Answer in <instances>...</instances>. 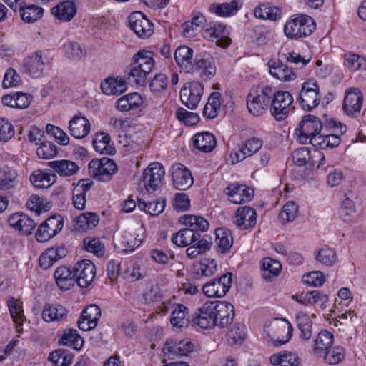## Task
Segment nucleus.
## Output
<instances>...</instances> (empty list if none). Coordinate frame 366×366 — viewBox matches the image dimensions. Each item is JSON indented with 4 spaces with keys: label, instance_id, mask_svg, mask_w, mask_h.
Listing matches in <instances>:
<instances>
[{
    "label": "nucleus",
    "instance_id": "b1692460",
    "mask_svg": "<svg viewBox=\"0 0 366 366\" xmlns=\"http://www.w3.org/2000/svg\"><path fill=\"white\" fill-rule=\"evenodd\" d=\"M226 26L219 23H209L203 30V36L209 40L217 39V44L221 47H227L231 44L227 37Z\"/></svg>",
    "mask_w": 366,
    "mask_h": 366
},
{
    "label": "nucleus",
    "instance_id": "f03ea898",
    "mask_svg": "<svg viewBox=\"0 0 366 366\" xmlns=\"http://www.w3.org/2000/svg\"><path fill=\"white\" fill-rule=\"evenodd\" d=\"M154 60L151 52L139 51L133 56V64L130 66L127 79L130 83L144 86L147 75L152 71Z\"/></svg>",
    "mask_w": 366,
    "mask_h": 366
},
{
    "label": "nucleus",
    "instance_id": "e433bc0d",
    "mask_svg": "<svg viewBox=\"0 0 366 366\" xmlns=\"http://www.w3.org/2000/svg\"><path fill=\"white\" fill-rule=\"evenodd\" d=\"M142 104V98L138 93L134 92L120 97L116 102V108L120 112H128L139 108Z\"/></svg>",
    "mask_w": 366,
    "mask_h": 366
},
{
    "label": "nucleus",
    "instance_id": "473e14b6",
    "mask_svg": "<svg viewBox=\"0 0 366 366\" xmlns=\"http://www.w3.org/2000/svg\"><path fill=\"white\" fill-rule=\"evenodd\" d=\"M67 310L59 304H46L42 311V318L45 322H61L66 318Z\"/></svg>",
    "mask_w": 366,
    "mask_h": 366
},
{
    "label": "nucleus",
    "instance_id": "6ab92c4d",
    "mask_svg": "<svg viewBox=\"0 0 366 366\" xmlns=\"http://www.w3.org/2000/svg\"><path fill=\"white\" fill-rule=\"evenodd\" d=\"M46 58L41 51H37L24 59V71L34 78H39L44 74L47 63Z\"/></svg>",
    "mask_w": 366,
    "mask_h": 366
},
{
    "label": "nucleus",
    "instance_id": "ddd939ff",
    "mask_svg": "<svg viewBox=\"0 0 366 366\" xmlns=\"http://www.w3.org/2000/svg\"><path fill=\"white\" fill-rule=\"evenodd\" d=\"M232 274L227 272L218 279H214L202 287V292L209 297H222L231 287Z\"/></svg>",
    "mask_w": 366,
    "mask_h": 366
},
{
    "label": "nucleus",
    "instance_id": "e2e57ef3",
    "mask_svg": "<svg viewBox=\"0 0 366 366\" xmlns=\"http://www.w3.org/2000/svg\"><path fill=\"white\" fill-rule=\"evenodd\" d=\"M83 243L86 251L94 253L97 257H102L104 255V247L99 238H85Z\"/></svg>",
    "mask_w": 366,
    "mask_h": 366
},
{
    "label": "nucleus",
    "instance_id": "4be33fe9",
    "mask_svg": "<svg viewBox=\"0 0 366 366\" xmlns=\"http://www.w3.org/2000/svg\"><path fill=\"white\" fill-rule=\"evenodd\" d=\"M257 212L252 207H240L237 209L233 222L242 230L254 227L257 223Z\"/></svg>",
    "mask_w": 366,
    "mask_h": 366
},
{
    "label": "nucleus",
    "instance_id": "c9c22d12",
    "mask_svg": "<svg viewBox=\"0 0 366 366\" xmlns=\"http://www.w3.org/2000/svg\"><path fill=\"white\" fill-rule=\"evenodd\" d=\"M48 165L61 177L72 176L79 169L74 162L67 159L51 161L48 163Z\"/></svg>",
    "mask_w": 366,
    "mask_h": 366
},
{
    "label": "nucleus",
    "instance_id": "9d476101",
    "mask_svg": "<svg viewBox=\"0 0 366 366\" xmlns=\"http://www.w3.org/2000/svg\"><path fill=\"white\" fill-rule=\"evenodd\" d=\"M191 324L202 329H211L215 326L213 302L208 301L191 313Z\"/></svg>",
    "mask_w": 366,
    "mask_h": 366
},
{
    "label": "nucleus",
    "instance_id": "f704fd0d",
    "mask_svg": "<svg viewBox=\"0 0 366 366\" xmlns=\"http://www.w3.org/2000/svg\"><path fill=\"white\" fill-rule=\"evenodd\" d=\"M56 283L61 290H68L74 285L75 277L74 269L71 270L66 267H58L54 272Z\"/></svg>",
    "mask_w": 366,
    "mask_h": 366
},
{
    "label": "nucleus",
    "instance_id": "37998d69",
    "mask_svg": "<svg viewBox=\"0 0 366 366\" xmlns=\"http://www.w3.org/2000/svg\"><path fill=\"white\" fill-rule=\"evenodd\" d=\"M215 242L217 250L221 253H225L232 246L233 237L231 232L226 228H218L215 230Z\"/></svg>",
    "mask_w": 366,
    "mask_h": 366
},
{
    "label": "nucleus",
    "instance_id": "423d86ee",
    "mask_svg": "<svg viewBox=\"0 0 366 366\" xmlns=\"http://www.w3.org/2000/svg\"><path fill=\"white\" fill-rule=\"evenodd\" d=\"M90 175L99 182H108L117 172L114 160L107 157L92 159L88 164Z\"/></svg>",
    "mask_w": 366,
    "mask_h": 366
},
{
    "label": "nucleus",
    "instance_id": "aec40b11",
    "mask_svg": "<svg viewBox=\"0 0 366 366\" xmlns=\"http://www.w3.org/2000/svg\"><path fill=\"white\" fill-rule=\"evenodd\" d=\"M130 29L140 38H147L153 34V24L143 13L135 11L129 16Z\"/></svg>",
    "mask_w": 366,
    "mask_h": 366
},
{
    "label": "nucleus",
    "instance_id": "20e7f679",
    "mask_svg": "<svg viewBox=\"0 0 366 366\" xmlns=\"http://www.w3.org/2000/svg\"><path fill=\"white\" fill-rule=\"evenodd\" d=\"M272 96V86H252L247 97L249 112L254 116L262 115L269 108Z\"/></svg>",
    "mask_w": 366,
    "mask_h": 366
},
{
    "label": "nucleus",
    "instance_id": "8fccbe9b",
    "mask_svg": "<svg viewBox=\"0 0 366 366\" xmlns=\"http://www.w3.org/2000/svg\"><path fill=\"white\" fill-rule=\"evenodd\" d=\"M333 334L327 330H322L314 340L313 350L317 353L323 352L331 347L333 342Z\"/></svg>",
    "mask_w": 366,
    "mask_h": 366
},
{
    "label": "nucleus",
    "instance_id": "0eeeda50",
    "mask_svg": "<svg viewBox=\"0 0 366 366\" xmlns=\"http://www.w3.org/2000/svg\"><path fill=\"white\" fill-rule=\"evenodd\" d=\"M319 92L317 82L314 79L307 80L302 84L297 101L304 110L310 111L320 104Z\"/></svg>",
    "mask_w": 366,
    "mask_h": 366
},
{
    "label": "nucleus",
    "instance_id": "a18cd8bd",
    "mask_svg": "<svg viewBox=\"0 0 366 366\" xmlns=\"http://www.w3.org/2000/svg\"><path fill=\"white\" fill-rule=\"evenodd\" d=\"M56 176L41 170L34 171L30 176V182L37 188H48L56 182Z\"/></svg>",
    "mask_w": 366,
    "mask_h": 366
},
{
    "label": "nucleus",
    "instance_id": "4468645a",
    "mask_svg": "<svg viewBox=\"0 0 366 366\" xmlns=\"http://www.w3.org/2000/svg\"><path fill=\"white\" fill-rule=\"evenodd\" d=\"M204 91L203 84L199 81L189 82L180 91L182 102L189 109L197 107Z\"/></svg>",
    "mask_w": 366,
    "mask_h": 366
},
{
    "label": "nucleus",
    "instance_id": "cd10ccee",
    "mask_svg": "<svg viewBox=\"0 0 366 366\" xmlns=\"http://www.w3.org/2000/svg\"><path fill=\"white\" fill-rule=\"evenodd\" d=\"M165 350L169 355L187 356L194 350V345L189 340H169L165 343Z\"/></svg>",
    "mask_w": 366,
    "mask_h": 366
},
{
    "label": "nucleus",
    "instance_id": "a878e982",
    "mask_svg": "<svg viewBox=\"0 0 366 366\" xmlns=\"http://www.w3.org/2000/svg\"><path fill=\"white\" fill-rule=\"evenodd\" d=\"M68 129L73 137L83 139L90 132L91 124L86 117L76 114L69 121Z\"/></svg>",
    "mask_w": 366,
    "mask_h": 366
},
{
    "label": "nucleus",
    "instance_id": "a19ab883",
    "mask_svg": "<svg viewBox=\"0 0 366 366\" xmlns=\"http://www.w3.org/2000/svg\"><path fill=\"white\" fill-rule=\"evenodd\" d=\"M270 362L274 366H299L300 360L297 354L284 351L272 355Z\"/></svg>",
    "mask_w": 366,
    "mask_h": 366
},
{
    "label": "nucleus",
    "instance_id": "49530a36",
    "mask_svg": "<svg viewBox=\"0 0 366 366\" xmlns=\"http://www.w3.org/2000/svg\"><path fill=\"white\" fill-rule=\"evenodd\" d=\"M282 269L281 263L274 259L266 257L262 260V276L266 280H270L279 275Z\"/></svg>",
    "mask_w": 366,
    "mask_h": 366
},
{
    "label": "nucleus",
    "instance_id": "58836bf2",
    "mask_svg": "<svg viewBox=\"0 0 366 366\" xmlns=\"http://www.w3.org/2000/svg\"><path fill=\"white\" fill-rule=\"evenodd\" d=\"M254 14L260 19L277 21L281 18L282 13L279 7L273 6L271 3H263L254 9Z\"/></svg>",
    "mask_w": 366,
    "mask_h": 366
},
{
    "label": "nucleus",
    "instance_id": "3c124183",
    "mask_svg": "<svg viewBox=\"0 0 366 366\" xmlns=\"http://www.w3.org/2000/svg\"><path fill=\"white\" fill-rule=\"evenodd\" d=\"M345 60L347 68L352 72L366 69V59L361 55L347 52L345 54Z\"/></svg>",
    "mask_w": 366,
    "mask_h": 366
},
{
    "label": "nucleus",
    "instance_id": "5701e85b",
    "mask_svg": "<svg viewBox=\"0 0 366 366\" xmlns=\"http://www.w3.org/2000/svg\"><path fill=\"white\" fill-rule=\"evenodd\" d=\"M9 224L24 235L31 234L36 227L34 221L27 214L16 212L8 218Z\"/></svg>",
    "mask_w": 366,
    "mask_h": 366
},
{
    "label": "nucleus",
    "instance_id": "c756f323",
    "mask_svg": "<svg viewBox=\"0 0 366 366\" xmlns=\"http://www.w3.org/2000/svg\"><path fill=\"white\" fill-rule=\"evenodd\" d=\"M170 322L176 329L187 327L191 323V314L189 313V309L182 304H177L171 314Z\"/></svg>",
    "mask_w": 366,
    "mask_h": 366
},
{
    "label": "nucleus",
    "instance_id": "de8ad7c7",
    "mask_svg": "<svg viewBox=\"0 0 366 366\" xmlns=\"http://www.w3.org/2000/svg\"><path fill=\"white\" fill-rule=\"evenodd\" d=\"M59 344L69 346L75 350H80L84 344L83 338L75 329H68L62 335Z\"/></svg>",
    "mask_w": 366,
    "mask_h": 366
},
{
    "label": "nucleus",
    "instance_id": "680f3d73",
    "mask_svg": "<svg viewBox=\"0 0 366 366\" xmlns=\"http://www.w3.org/2000/svg\"><path fill=\"white\" fill-rule=\"evenodd\" d=\"M298 213V206L293 202H287L282 208L279 214V217L283 223L293 221Z\"/></svg>",
    "mask_w": 366,
    "mask_h": 366
},
{
    "label": "nucleus",
    "instance_id": "4c0bfd02",
    "mask_svg": "<svg viewBox=\"0 0 366 366\" xmlns=\"http://www.w3.org/2000/svg\"><path fill=\"white\" fill-rule=\"evenodd\" d=\"M19 14L23 21L31 24L41 19L44 15V9L35 4H21Z\"/></svg>",
    "mask_w": 366,
    "mask_h": 366
},
{
    "label": "nucleus",
    "instance_id": "c85d7f7f",
    "mask_svg": "<svg viewBox=\"0 0 366 366\" xmlns=\"http://www.w3.org/2000/svg\"><path fill=\"white\" fill-rule=\"evenodd\" d=\"M193 53V49L187 46H180L176 49L174 59L181 71L189 73L194 68Z\"/></svg>",
    "mask_w": 366,
    "mask_h": 366
},
{
    "label": "nucleus",
    "instance_id": "338daca9",
    "mask_svg": "<svg viewBox=\"0 0 366 366\" xmlns=\"http://www.w3.org/2000/svg\"><path fill=\"white\" fill-rule=\"evenodd\" d=\"M315 259L317 261L326 266H331L336 261L337 256L335 252L332 249L323 247L319 250Z\"/></svg>",
    "mask_w": 366,
    "mask_h": 366
},
{
    "label": "nucleus",
    "instance_id": "774afa93",
    "mask_svg": "<svg viewBox=\"0 0 366 366\" xmlns=\"http://www.w3.org/2000/svg\"><path fill=\"white\" fill-rule=\"evenodd\" d=\"M81 317L92 324L97 325L101 317V309L96 305H90L83 310Z\"/></svg>",
    "mask_w": 366,
    "mask_h": 366
},
{
    "label": "nucleus",
    "instance_id": "6e6d98bb",
    "mask_svg": "<svg viewBox=\"0 0 366 366\" xmlns=\"http://www.w3.org/2000/svg\"><path fill=\"white\" fill-rule=\"evenodd\" d=\"M324 360L330 365H336L340 362L345 355V350L342 347H330L325 350Z\"/></svg>",
    "mask_w": 366,
    "mask_h": 366
},
{
    "label": "nucleus",
    "instance_id": "9b49d317",
    "mask_svg": "<svg viewBox=\"0 0 366 366\" xmlns=\"http://www.w3.org/2000/svg\"><path fill=\"white\" fill-rule=\"evenodd\" d=\"M165 174L164 167L159 162L151 163L142 176L145 189L150 192L157 189Z\"/></svg>",
    "mask_w": 366,
    "mask_h": 366
},
{
    "label": "nucleus",
    "instance_id": "412c9836",
    "mask_svg": "<svg viewBox=\"0 0 366 366\" xmlns=\"http://www.w3.org/2000/svg\"><path fill=\"white\" fill-rule=\"evenodd\" d=\"M172 182L178 190H187L194 183L191 172L182 164H175L172 167Z\"/></svg>",
    "mask_w": 366,
    "mask_h": 366
},
{
    "label": "nucleus",
    "instance_id": "f257e3e1",
    "mask_svg": "<svg viewBox=\"0 0 366 366\" xmlns=\"http://www.w3.org/2000/svg\"><path fill=\"white\" fill-rule=\"evenodd\" d=\"M187 227L180 229L172 237V242L178 247L193 245L203 254L210 249L212 238L203 234L209 228V222L201 216L186 214L179 219Z\"/></svg>",
    "mask_w": 366,
    "mask_h": 366
},
{
    "label": "nucleus",
    "instance_id": "7ed1b4c3",
    "mask_svg": "<svg viewBox=\"0 0 366 366\" xmlns=\"http://www.w3.org/2000/svg\"><path fill=\"white\" fill-rule=\"evenodd\" d=\"M315 24L308 15L297 14L290 16L284 26V33L290 39H299L312 34Z\"/></svg>",
    "mask_w": 366,
    "mask_h": 366
},
{
    "label": "nucleus",
    "instance_id": "603ef678",
    "mask_svg": "<svg viewBox=\"0 0 366 366\" xmlns=\"http://www.w3.org/2000/svg\"><path fill=\"white\" fill-rule=\"evenodd\" d=\"M341 139L337 134H320L314 139L313 146L318 147L321 149H332L340 144Z\"/></svg>",
    "mask_w": 366,
    "mask_h": 366
},
{
    "label": "nucleus",
    "instance_id": "72a5a7b5",
    "mask_svg": "<svg viewBox=\"0 0 366 366\" xmlns=\"http://www.w3.org/2000/svg\"><path fill=\"white\" fill-rule=\"evenodd\" d=\"M51 14L64 21H71L76 14V6L71 1H65L54 6Z\"/></svg>",
    "mask_w": 366,
    "mask_h": 366
},
{
    "label": "nucleus",
    "instance_id": "052dcab7",
    "mask_svg": "<svg viewBox=\"0 0 366 366\" xmlns=\"http://www.w3.org/2000/svg\"><path fill=\"white\" fill-rule=\"evenodd\" d=\"M165 203L164 201H152L145 202L138 199V207L151 215H158L162 213L164 209Z\"/></svg>",
    "mask_w": 366,
    "mask_h": 366
},
{
    "label": "nucleus",
    "instance_id": "79ce46f5",
    "mask_svg": "<svg viewBox=\"0 0 366 366\" xmlns=\"http://www.w3.org/2000/svg\"><path fill=\"white\" fill-rule=\"evenodd\" d=\"M101 89L107 95H119L127 90V86L122 79L108 78L101 84Z\"/></svg>",
    "mask_w": 366,
    "mask_h": 366
},
{
    "label": "nucleus",
    "instance_id": "13d9d810",
    "mask_svg": "<svg viewBox=\"0 0 366 366\" xmlns=\"http://www.w3.org/2000/svg\"><path fill=\"white\" fill-rule=\"evenodd\" d=\"M205 21V17L202 14H196L190 21H187L182 24L184 36H191L193 34L192 32L202 26Z\"/></svg>",
    "mask_w": 366,
    "mask_h": 366
},
{
    "label": "nucleus",
    "instance_id": "69168bd1",
    "mask_svg": "<svg viewBox=\"0 0 366 366\" xmlns=\"http://www.w3.org/2000/svg\"><path fill=\"white\" fill-rule=\"evenodd\" d=\"M57 154L56 145L48 141L41 142L40 146L36 149V154L39 158L51 159Z\"/></svg>",
    "mask_w": 366,
    "mask_h": 366
},
{
    "label": "nucleus",
    "instance_id": "2eb2a0df",
    "mask_svg": "<svg viewBox=\"0 0 366 366\" xmlns=\"http://www.w3.org/2000/svg\"><path fill=\"white\" fill-rule=\"evenodd\" d=\"M213 312L215 326L220 328L230 325L235 315L234 305L227 302H213Z\"/></svg>",
    "mask_w": 366,
    "mask_h": 366
},
{
    "label": "nucleus",
    "instance_id": "2f4dec72",
    "mask_svg": "<svg viewBox=\"0 0 366 366\" xmlns=\"http://www.w3.org/2000/svg\"><path fill=\"white\" fill-rule=\"evenodd\" d=\"M269 67L271 75L281 81H288L296 78L292 69L280 61H269Z\"/></svg>",
    "mask_w": 366,
    "mask_h": 366
},
{
    "label": "nucleus",
    "instance_id": "1a4fd4ad",
    "mask_svg": "<svg viewBox=\"0 0 366 366\" xmlns=\"http://www.w3.org/2000/svg\"><path fill=\"white\" fill-rule=\"evenodd\" d=\"M64 219L60 214L54 215L43 222L36 232V239L45 242L56 236L63 228Z\"/></svg>",
    "mask_w": 366,
    "mask_h": 366
},
{
    "label": "nucleus",
    "instance_id": "bb28decb",
    "mask_svg": "<svg viewBox=\"0 0 366 366\" xmlns=\"http://www.w3.org/2000/svg\"><path fill=\"white\" fill-rule=\"evenodd\" d=\"M66 254L67 249L64 246L49 248L39 257L40 267L44 269H46L56 261L66 257Z\"/></svg>",
    "mask_w": 366,
    "mask_h": 366
},
{
    "label": "nucleus",
    "instance_id": "7c9ffc66",
    "mask_svg": "<svg viewBox=\"0 0 366 366\" xmlns=\"http://www.w3.org/2000/svg\"><path fill=\"white\" fill-rule=\"evenodd\" d=\"M192 141L195 148L205 153L212 152L217 145L215 137L208 132L196 134L192 137Z\"/></svg>",
    "mask_w": 366,
    "mask_h": 366
},
{
    "label": "nucleus",
    "instance_id": "a211bd4d",
    "mask_svg": "<svg viewBox=\"0 0 366 366\" xmlns=\"http://www.w3.org/2000/svg\"><path fill=\"white\" fill-rule=\"evenodd\" d=\"M363 102V95L357 88H350L345 95L342 109L351 117H357L360 114Z\"/></svg>",
    "mask_w": 366,
    "mask_h": 366
},
{
    "label": "nucleus",
    "instance_id": "09e8293b",
    "mask_svg": "<svg viewBox=\"0 0 366 366\" xmlns=\"http://www.w3.org/2000/svg\"><path fill=\"white\" fill-rule=\"evenodd\" d=\"M110 136L104 132L97 133L93 139V147L100 154H113L114 149L109 145Z\"/></svg>",
    "mask_w": 366,
    "mask_h": 366
},
{
    "label": "nucleus",
    "instance_id": "39448f33",
    "mask_svg": "<svg viewBox=\"0 0 366 366\" xmlns=\"http://www.w3.org/2000/svg\"><path fill=\"white\" fill-rule=\"evenodd\" d=\"M322 129L320 119L313 115L307 114L302 117L296 131L299 140L302 144L310 143L313 145L314 139L318 137Z\"/></svg>",
    "mask_w": 366,
    "mask_h": 366
},
{
    "label": "nucleus",
    "instance_id": "0e129e2a",
    "mask_svg": "<svg viewBox=\"0 0 366 366\" xmlns=\"http://www.w3.org/2000/svg\"><path fill=\"white\" fill-rule=\"evenodd\" d=\"M47 134L53 136L56 142L61 145L66 146L69 143V137L67 134L59 127L48 124L46 126Z\"/></svg>",
    "mask_w": 366,
    "mask_h": 366
},
{
    "label": "nucleus",
    "instance_id": "5fc2aeb1",
    "mask_svg": "<svg viewBox=\"0 0 366 366\" xmlns=\"http://www.w3.org/2000/svg\"><path fill=\"white\" fill-rule=\"evenodd\" d=\"M297 325L300 330V338L308 340L312 337V322L308 315L301 313L296 317Z\"/></svg>",
    "mask_w": 366,
    "mask_h": 366
},
{
    "label": "nucleus",
    "instance_id": "393cba45",
    "mask_svg": "<svg viewBox=\"0 0 366 366\" xmlns=\"http://www.w3.org/2000/svg\"><path fill=\"white\" fill-rule=\"evenodd\" d=\"M226 190L229 201L237 204L250 201L254 194L253 189L242 184H230Z\"/></svg>",
    "mask_w": 366,
    "mask_h": 366
},
{
    "label": "nucleus",
    "instance_id": "bf43d9fd",
    "mask_svg": "<svg viewBox=\"0 0 366 366\" xmlns=\"http://www.w3.org/2000/svg\"><path fill=\"white\" fill-rule=\"evenodd\" d=\"M168 82L167 76L163 73H159L151 79L149 87L153 94H160L166 90Z\"/></svg>",
    "mask_w": 366,
    "mask_h": 366
},
{
    "label": "nucleus",
    "instance_id": "f3484780",
    "mask_svg": "<svg viewBox=\"0 0 366 366\" xmlns=\"http://www.w3.org/2000/svg\"><path fill=\"white\" fill-rule=\"evenodd\" d=\"M73 269L75 282L80 287H87L92 282L96 274V267L90 260L84 259L79 262Z\"/></svg>",
    "mask_w": 366,
    "mask_h": 366
},
{
    "label": "nucleus",
    "instance_id": "f8f14e48",
    "mask_svg": "<svg viewBox=\"0 0 366 366\" xmlns=\"http://www.w3.org/2000/svg\"><path fill=\"white\" fill-rule=\"evenodd\" d=\"M193 66L191 71L204 81L212 79L217 71L214 59L209 54L196 56Z\"/></svg>",
    "mask_w": 366,
    "mask_h": 366
},
{
    "label": "nucleus",
    "instance_id": "864d4df0",
    "mask_svg": "<svg viewBox=\"0 0 366 366\" xmlns=\"http://www.w3.org/2000/svg\"><path fill=\"white\" fill-rule=\"evenodd\" d=\"M238 4L239 2L237 0H232L229 3L212 4L209 10L219 16H227L232 15L238 11Z\"/></svg>",
    "mask_w": 366,
    "mask_h": 366
},
{
    "label": "nucleus",
    "instance_id": "ea45409f",
    "mask_svg": "<svg viewBox=\"0 0 366 366\" xmlns=\"http://www.w3.org/2000/svg\"><path fill=\"white\" fill-rule=\"evenodd\" d=\"M99 223V217L94 212H86L80 214L74 219V227L78 232L92 229Z\"/></svg>",
    "mask_w": 366,
    "mask_h": 366
},
{
    "label": "nucleus",
    "instance_id": "4d7b16f0",
    "mask_svg": "<svg viewBox=\"0 0 366 366\" xmlns=\"http://www.w3.org/2000/svg\"><path fill=\"white\" fill-rule=\"evenodd\" d=\"M7 305L14 322L19 325H21L24 320V316L21 304H19L14 297H10L7 300Z\"/></svg>",
    "mask_w": 366,
    "mask_h": 366
},
{
    "label": "nucleus",
    "instance_id": "dca6fc26",
    "mask_svg": "<svg viewBox=\"0 0 366 366\" xmlns=\"http://www.w3.org/2000/svg\"><path fill=\"white\" fill-rule=\"evenodd\" d=\"M262 146V141L256 137L249 138L239 146L237 151L229 154V160L232 164H237L247 157L252 156L258 152Z\"/></svg>",
    "mask_w": 366,
    "mask_h": 366
},
{
    "label": "nucleus",
    "instance_id": "6e6552de",
    "mask_svg": "<svg viewBox=\"0 0 366 366\" xmlns=\"http://www.w3.org/2000/svg\"><path fill=\"white\" fill-rule=\"evenodd\" d=\"M270 100V112L277 121L285 119L289 114L290 106L293 102V97L289 92H273Z\"/></svg>",
    "mask_w": 366,
    "mask_h": 366
},
{
    "label": "nucleus",
    "instance_id": "c03bdc74",
    "mask_svg": "<svg viewBox=\"0 0 366 366\" xmlns=\"http://www.w3.org/2000/svg\"><path fill=\"white\" fill-rule=\"evenodd\" d=\"M18 183V174L15 169L7 166L0 168V189L14 188Z\"/></svg>",
    "mask_w": 366,
    "mask_h": 366
}]
</instances>
